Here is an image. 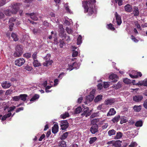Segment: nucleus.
Instances as JSON below:
<instances>
[{
  "label": "nucleus",
  "instance_id": "5701e85b",
  "mask_svg": "<svg viewBox=\"0 0 147 147\" xmlns=\"http://www.w3.org/2000/svg\"><path fill=\"white\" fill-rule=\"evenodd\" d=\"M102 96L100 94L98 95L94 99L95 102H97L102 99Z\"/></svg>",
  "mask_w": 147,
  "mask_h": 147
},
{
  "label": "nucleus",
  "instance_id": "cd10ccee",
  "mask_svg": "<svg viewBox=\"0 0 147 147\" xmlns=\"http://www.w3.org/2000/svg\"><path fill=\"white\" fill-rule=\"evenodd\" d=\"M137 84L140 85V86L143 85L145 86H147V79L143 81L141 83L139 82Z\"/></svg>",
  "mask_w": 147,
  "mask_h": 147
},
{
  "label": "nucleus",
  "instance_id": "20e7f679",
  "mask_svg": "<svg viewBox=\"0 0 147 147\" xmlns=\"http://www.w3.org/2000/svg\"><path fill=\"white\" fill-rule=\"evenodd\" d=\"M26 15L27 16H30V18L33 20L37 21L38 19L37 16L38 14L37 12L27 13Z\"/></svg>",
  "mask_w": 147,
  "mask_h": 147
},
{
  "label": "nucleus",
  "instance_id": "5fc2aeb1",
  "mask_svg": "<svg viewBox=\"0 0 147 147\" xmlns=\"http://www.w3.org/2000/svg\"><path fill=\"white\" fill-rule=\"evenodd\" d=\"M75 63H76L74 62L73 63L72 65H69L68 69L70 71L72 70L73 69V66Z\"/></svg>",
  "mask_w": 147,
  "mask_h": 147
},
{
  "label": "nucleus",
  "instance_id": "774afa93",
  "mask_svg": "<svg viewBox=\"0 0 147 147\" xmlns=\"http://www.w3.org/2000/svg\"><path fill=\"white\" fill-rule=\"evenodd\" d=\"M143 105L144 107L147 109V100H145L144 103Z\"/></svg>",
  "mask_w": 147,
  "mask_h": 147
},
{
  "label": "nucleus",
  "instance_id": "de8ad7c7",
  "mask_svg": "<svg viewBox=\"0 0 147 147\" xmlns=\"http://www.w3.org/2000/svg\"><path fill=\"white\" fill-rule=\"evenodd\" d=\"M9 30L10 31H12V30H13V27L14 25V24L13 23V22H9Z\"/></svg>",
  "mask_w": 147,
  "mask_h": 147
},
{
  "label": "nucleus",
  "instance_id": "1a4fd4ad",
  "mask_svg": "<svg viewBox=\"0 0 147 147\" xmlns=\"http://www.w3.org/2000/svg\"><path fill=\"white\" fill-rule=\"evenodd\" d=\"M109 77L110 79L111 80V82H116L118 79V77L117 75L114 74L110 75Z\"/></svg>",
  "mask_w": 147,
  "mask_h": 147
},
{
  "label": "nucleus",
  "instance_id": "4be33fe9",
  "mask_svg": "<svg viewBox=\"0 0 147 147\" xmlns=\"http://www.w3.org/2000/svg\"><path fill=\"white\" fill-rule=\"evenodd\" d=\"M120 118V115H118L117 116H115L114 118H113L111 120V121L113 123H117L119 121Z\"/></svg>",
  "mask_w": 147,
  "mask_h": 147
},
{
  "label": "nucleus",
  "instance_id": "393cba45",
  "mask_svg": "<svg viewBox=\"0 0 147 147\" xmlns=\"http://www.w3.org/2000/svg\"><path fill=\"white\" fill-rule=\"evenodd\" d=\"M123 136L122 133L121 132H117L116 135L115 137V139H119L121 138Z\"/></svg>",
  "mask_w": 147,
  "mask_h": 147
},
{
  "label": "nucleus",
  "instance_id": "423d86ee",
  "mask_svg": "<svg viewBox=\"0 0 147 147\" xmlns=\"http://www.w3.org/2000/svg\"><path fill=\"white\" fill-rule=\"evenodd\" d=\"M95 91L93 90L90 93L89 95L86 96V99L87 101H89V102L92 101L94 99V94Z\"/></svg>",
  "mask_w": 147,
  "mask_h": 147
},
{
  "label": "nucleus",
  "instance_id": "f03ea898",
  "mask_svg": "<svg viewBox=\"0 0 147 147\" xmlns=\"http://www.w3.org/2000/svg\"><path fill=\"white\" fill-rule=\"evenodd\" d=\"M20 3H16L12 6L11 10L7 9L4 11V14L7 16H10L12 14L16 13L20 8Z\"/></svg>",
  "mask_w": 147,
  "mask_h": 147
},
{
  "label": "nucleus",
  "instance_id": "bf43d9fd",
  "mask_svg": "<svg viewBox=\"0 0 147 147\" xmlns=\"http://www.w3.org/2000/svg\"><path fill=\"white\" fill-rule=\"evenodd\" d=\"M127 121L125 118H123L121 119L120 121V123L121 124H122L124 123H125L127 122Z\"/></svg>",
  "mask_w": 147,
  "mask_h": 147
},
{
  "label": "nucleus",
  "instance_id": "473e14b6",
  "mask_svg": "<svg viewBox=\"0 0 147 147\" xmlns=\"http://www.w3.org/2000/svg\"><path fill=\"white\" fill-rule=\"evenodd\" d=\"M69 126V124H63L61 125V129L62 130H65L67 129Z\"/></svg>",
  "mask_w": 147,
  "mask_h": 147
},
{
  "label": "nucleus",
  "instance_id": "aec40b11",
  "mask_svg": "<svg viewBox=\"0 0 147 147\" xmlns=\"http://www.w3.org/2000/svg\"><path fill=\"white\" fill-rule=\"evenodd\" d=\"M141 105L137 106L135 105L133 108L134 111L136 112H139L141 109Z\"/></svg>",
  "mask_w": 147,
  "mask_h": 147
},
{
  "label": "nucleus",
  "instance_id": "864d4df0",
  "mask_svg": "<svg viewBox=\"0 0 147 147\" xmlns=\"http://www.w3.org/2000/svg\"><path fill=\"white\" fill-rule=\"evenodd\" d=\"M6 0H0V6H3L6 4Z\"/></svg>",
  "mask_w": 147,
  "mask_h": 147
},
{
  "label": "nucleus",
  "instance_id": "f257e3e1",
  "mask_svg": "<svg viewBox=\"0 0 147 147\" xmlns=\"http://www.w3.org/2000/svg\"><path fill=\"white\" fill-rule=\"evenodd\" d=\"M82 6L84 9V12H88L90 16L92 15L94 12V9L92 5L89 1L84 0L82 2Z\"/></svg>",
  "mask_w": 147,
  "mask_h": 147
},
{
  "label": "nucleus",
  "instance_id": "f3484780",
  "mask_svg": "<svg viewBox=\"0 0 147 147\" xmlns=\"http://www.w3.org/2000/svg\"><path fill=\"white\" fill-rule=\"evenodd\" d=\"M59 126L57 124H55L54 125L53 127H52V131L53 133L54 134L57 133L58 131Z\"/></svg>",
  "mask_w": 147,
  "mask_h": 147
},
{
  "label": "nucleus",
  "instance_id": "f704fd0d",
  "mask_svg": "<svg viewBox=\"0 0 147 147\" xmlns=\"http://www.w3.org/2000/svg\"><path fill=\"white\" fill-rule=\"evenodd\" d=\"M11 36L13 38V40L16 41L18 40L17 35L14 33H12L11 34Z\"/></svg>",
  "mask_w": 147,
  "mask_h": 147
},
{
  "label": "nucleus",
  "instance_id": "8fccbe9b",
  "mask_svg": "<svg viewBox=\"0 0 147 147\" xmlns=\"http://www.w3.org/2000/svg\"><path fill=\"white\" fill-rule=\"evenodd\" d=\"M98 113H94L90 116V117L91 118H93L95 117H99Z\"/></svg>",
  "mask_w": 147,
  "mask_h": 147
},
{
  "label": "nucleus",
  "instance_id": "052dcab7",
  "mask_svg": "<svg viewBox=\"0 0 147 147\" xmlns=\"http://www.w3.org/2000/svg\"><path fill=\"white\" fill-rule=\"evenodd\" d=\"M109 84L108 82H104L103 83V87L105 88H106L109 87Z\"/></svg>",
  "mask_w": 147,
  "mask_h": 147
},
{
  "label": "nucleus",
  "instance_id": "7ed1b4c3",
  "mask_svg": "<svg viewBox=\"0 0 147 147\" xmlns=\"http://www.w3.org/2000/svg\"><path fill=\"white\" fill-rule=\"evenodd\" d=\"M22 50L21 45H17L16 47V51L13 53V56L15 57H19L22 54Z\"/></svg>",
  "mask_w": 147,
  "mask_h": 147
},
{
  "label": "nucleus",
  "instance_id": "2eb2a0df",
  "mask_svg": "<svg viewBox=\"0 0 147 147\" xmlns=\"http://www.w3.org/2000/svg\"><path fill=\"white\" fill-rule=\"evenodd\" d=\"M58 32L59 35H60L61 36H63L64 32V29L63 28V25L62 24L59 25Z\"/></svg>",
  "mask_w": 147,
  "mask_h": 147
},
{
  "label": "nucleus",
  "instance_id": "a211bd4d",
  "mask_svg": "<svg viewBox=\"0 0 147 147\" xmlns=\"http://www.w3.org/2000/svg\"><path fill=\"white\" fill-rule=\"evenodd\" d=\"M116 113V111L114 108L110 109L107 114V116H111L114 115Z\"/></svg>",
  "mask_w": 147,
  "mask_h": 147
},
{
  "label": "nucleus",
  "instance_id": "6ab92c4d",
  "mask_svg": "<svg viewBox=\"0 0 147 147\" xmlns=\"http://www.w3.org/2000/svg\"><path fill=\"white\" fill-rule=\"evenodd\" d=\"M121 143L122 141H120L119 140H117L115 142H113V146H114V147H120Z\"/></svg>",
  "mask_w": 147,
  "mask_h": 147
},
{
  "label": "nucleus",
  "instance_id": "0eeeda50",
  "mask_svg": "<svg viewBox=\"0 0 147 147\" xmlns=\"http://www.w3.org/2000/svg\"><path fill=\"white\" fill-rule=\"evenodd\" d=\"M98 128L97 124L92 125L90 128V131L92 134H94L98 131Z\"/></svg>",
  "mask_w": 147,
  "mask_h": 147
},
{
  "label": "nucleus",
  "instance_id": "338daca9",
  "mask_svg": "<svg viewBox=\"0 0 147 147\" xmlns=\"http://www.w3.org/2000/svg\"><path fill=\"white\" fill-rule=\"evenodd\" d=\"M137 143L135 142H132L131 144L129 145V147H134L136 146Z\"/></svg>",
  "mask_w": 147,
  "mask_h": 147
},
{
  "label": "nucleus",
  "instance_id": "c756f323",
  "mask_svg": "<svg viewBox=\"0 0 147 147\" xmlns=\"http://www.w3.org/2000/svg\"><path fill=\"white\" fill-rule=\"evenodd\" d=\"M82 111V109L81 107H79L75 109L74 111V113L75 114H78L80 113Z\"/></svg>",
  "mask_w": 147,
  "mask_h": 147
},
{
  "label": "nucleus",
  "instance_id": "69168bd1",
  "mask_svg": "<svg viewBox=\"0 0 147 147\" xmlns=\"http://www.w3.org/2000/svg\"><path fill=\"white\" fill-rule=\"evenodd\" d=\"M129 76L132 78H138V75H136L134 73V75H133L131 74H129Z\"/></svg>",
  "mask_w": 147,
  "mask_h": 147
},
{
  "label": "nucleus",
  "instance_id": "680f3d73",
  "mask_svg": "<svg viewBox=\"0 0 147 147\" xmlns=\"http://www.w3.org/2000/svg\"><path fill=\"white\" fill-rule=\"evenodd\" d=\"M37 54V52H35L32 55V58L34 60H36L35 59H36V58Z\"/></svg>",
  "mask_w": 147,
  "mask_h": 147
},
{
  "label": "nucleus",
  "instance_id": "39448f33",
  "mask_svg": "<svg viewBox=\"0 0 147 147\" xmlns=\"http://www.w3.org/2000/svg\"><path fill=\"white\" fill-rule=\"evenodd\" d=\"M25 62V60L23 58H20L15 60V63L16 65L19 67L22 66Z\"/></svg>",
  "mask_w": 147,
  "mask_h": 147
},
{
  "label": "nucleus",
  "instance_id": "bb28decb",
  "mask_svg": "<svg viewBox=\"0 0 147 147\" xmlns=\"http://www.w3.org/2000/svg\"><path fill=\"white\" fill-rule=\"evenodd\" d=\"M89 144H90L94 143L97 140V138L96 137H91L90 138Z\"/></svg>",
  "mask_w": 147,
  "mask_h": 147
},
{
  "label": "nucleus",
  "instance_id": "c85d7f7f",
  "mask_svg": "<svg viewBox=\"0 0 147 147\" xmlns=\"http://www.w3.org/2000/svg\"><path fill=\"white\" fill-rule=\"evenodd\" d=\"M32 32L34 34L36 35L40 33L41 30L39 28H34L32 30Z\"/></svg>",
  "mask_w": 147,
  "mask_h": 147
},
{
  "label": "nucleus",
  "instance_id": "603ef678",
  "mask_svg": "<svg viewBox=\"0 0 147 147\" xmlns=\"http://www.w3.org/2000/svg\"><path fill=\"white\" fill-rule=\"evenodd\" d=\"M65 29L67 33L69 34H72L73 32L72 30L71 29L69 28L68 27H67Z\"/></svg>",
  "mask_w": 147,
  "mask_h": 147
},
{
  "label": "nucleus",
  "instance_id": "2f4dec72",
  "mask_svg": "<svg viewBox=\"0 0 147 147\" xmlns=\"http://www.w3.org/2000/svg\"><path fill=\"white\" fill-rule=\"evenodd\" d=\"M115 133L116 131L113 129L110 130L108 132V135L109 136L114 135L115 134Z\"/></svg>",
  "mask_w": 147,
  "mask_h": 147
},
{
  "label": "nucleus",
  "instance_id": "13d9d810",
  "mask_svg": "<svg viewBox=\"0 0 147 147\" xmlns=\"http://www.w3.org/2000/svg\"><path fill=\"white\" fill-rule=\"evenodd\" d=\"M24 69L28 71H31L32 68L31 67L28 65L25 67Z\"/></svg>",
  "mask_w": 147,
  "mask_h": 147
},
{
  "label": "nucleus",
  "instance_id": "b1692460",
  "mask_svg": "<svg viewBox=\"0 0 147 147\" xmlns=\"http://www.w3.org/2000/svg\"><path fill=\"white\" fill-rule=\"evenodd\" d=\"M20 99L24 101H25L26 100V98L28 96L26 94H21L20 95Z\"/></svg>",
  "mask_w": 147,
  "mask_h": 147
},
{
  "label": "nucleus",
  "instance_id": "09e8293b",
  "mask_svg": "<svg viewBox=\"0 0 147 147\" xmlns=\"http://www.w3.org/2000/svg\"><path fill=\"white\" fill-rule=\"evenodd\" d=\"M123 82L125 84H129L131 82V80L127 78H126L123 79Z\"/></svg>",
  "mask_w": 147,
  "mask_h": 147
},
{
  "label": "nucleus",
  "instance_id": "a19ab883",
  "mask_svg": "<svg viewBox=\"0 0 147 147\" xmlns=\"http://www.w3.org/2000/svg\"><path fill=\"white\" fill-rule=\"evenodd\" d=\"M99 121V118L94 119L91 121V123L92 125L97 124L96 123Z\"/></svg>",
  "mask_w": 147,
  "mask_h": 147
},
{
  "label": "nucleus",
  "instance_id": "7c9ffc66",
  "mask_svg": "<svg viewBox=\"0 0 147 147\" xmlns=\"http://www.w3.org/2000/svg\"><path fill=\"white\" fill-rule=\"evenodd\" d=\"M68 134L69 133L68 132H66L64 133L60 138L62 140H63L66 139L67 136Z\"/></svg>",
  "mask_w": 147,
  "mask_h": 147
},
{
  "label": "nucleus",
  "instance_id": "a18cd8bd",
  "mask_svg": "<svg viewBox=\"0 0 147 147\" xmlns=\"http://www.w3.org/2000/svg\"><path fill=\"white\" fill-rule=\"evenodd\" d=\"M12 100L13 101H18L20 99V96H16L12 97Z\"/></svg>",
  "mask_w": 147,
  "mask_h": 147
},
{
  "label": "nucleus",
  "instance_id": "0e129e2a",
  "mask_svg": "<svg viewBox=\"0 0 147 147\" xmlns=\"http://www.w3.org/2000/svg\"><path fill=\"white\" fill-rule=\"evenodd\" d=\"M131 39L133 40L134 42H138L139 40H137L136 38L134 37L133 35H132L131 36Z\"/></svg>",
  "mask_w": 147,
  "mask_h": 147
},
{
  "label": "nucleus",
  "instance_id": "72a5a7b5",
  "mask_svg": "<svg viewBox=\"0 0 147 147\" xmlns=\"http://www.w3.org/2000/svg\"><path fill=\"white\" fill-rule=\"evenodd\" d=\"M121 86L120 82H118L117 84L114 85L113 86V88L115 89H117L121 88Z\"/></svg>",
  "mask_w": 147,
  "mask_h": 147
},
{
  "label": "nucleus",
  "instance_id": "9d476101",
  "mask_svg": "<svg viewBox=\"0 0 147 147\" xmlns=\"http://www.w3.org/2000/svg\"><path fill=\"white\" fill-rule=\"evenodd\" d=\"M143 98V97L142 95H136L133 97V100L136 102H139Z\"/></svg>",
  "mask_w": 147,
  "mask_h": 147
},
{
  "label": "nucleus",
  "instance_id": "a878e982",
  "mask_svg": "<svg viewBox=\"0 0 147 147\" xmlns=\"http://www.w3.org/2000/svg\"><path fill=\"white\" fill-rule=\"evenodd\" d=\"M66 142L64 140H62L59 143L58 147H66Z\"/></svg>",
  "mask_w": 147,
  "mask_h": 147
},
{
  "label": "nucleus",
  "instance_id": "58836bf2",
  "mask_svg": "<svg viewBox=\"0 0 147 147\" xmlns=\"http://www.w3.org/2000/svg\"><path fill=\"white\" fill-rule=\"evenodd\" d=\"M39 97V96L37 94H35L30 100L31 101H33L38 99Z\"/></svg>",
  "mask_w": 147,
  "mask_h": 147
},
{
  "label": "nucleus",
  "instance_id": "6e6552de",
  "mask_svg": "<svg viewBox=\"0 0 147 147\" xmlns=\"http://www.w3.org/2000/svg\"><path fill=\"white\" fill-rule=\"evenodd\" d=\"M115 15L117 25L118 26L120 25L122 23L121 17L120 15H118L117 12L115 13Z\"/></svg>",
  "mask_w": 147,
  "mask_h": 147
},
{
  "label": "nucleus",
  "instance_id": "e2e57ef3",
  "mask_svg": "<svg viewBox=\"0 0 147 147\" xmlns=\"http://www.w3.org/2000/svg\"><path fill=\"white\" fill-rule=\"evenodd\" d=\"M78 51H73L72 54V56L73 57H75L78 56Z\"/></svg>",
  "mask_w": 147,
  "mask_h": 147
},
{
  "label": "nucleus",
  "instance_id": "79ce46f5",
  "mask_svg": "<svg viewBox=\"0 0 147 147\" xmlns=\"http://www.w3.org/2000/svg\"><path fill=\"white\" fill-rule=\"evenodd\" d=\"M61 116L62 118L64 119L67 117H69V114L68 112L65 113L61 115Z\"/></svg>",
  "mask_w": 147,
  "mask_h": 147
},
{
  "label": "nucleus",
  "instance_id": "e433bc0d",
  "mask_svg": "<svg viewBox=\"0 0 147 147\" xmlns=\"http://www.w3.org/2000/svg\"><path fill=\"white\" fill-rule=\"evenodd\" d=\"M107 28L108 29L112 31H114L115 29L113 25L111 23L107 25Z\"/></svg>",
  "mask_w": 147,
  "mask_h": 147
},
{
  "label": "nucleus",
  "instance_id": "4c0bfd02",
  "mask_svg": "<svg viewBox=\"0 0 147 147\" xmlns=\"http://www.w3.org/2000/svg\"><path fill=\"white\" fill-rule=\"evenodd\" d=\"M33 65L35 67H38L41 65L40 63H39L37 60H34Z\"/></svg>",
  "mask_w": 147,
  "mask_h": 147
},
{
  "label": "nucleus",
  "instance_id": "6e6d98bb",
  "mask_svg": "<svg viewBox=\"0 0 147 147\" xmlns=\"http://www.w3.org/2000/svg\"><path fill=\"white\" fill-rule=\"evenodd\" d=\"M16 108V107L15 106H13V107H10L8 110V112H10L14 110Z\"/></svg>",
  "mask_w": 147,
  "mask_h": 147
},
{
  "label": "nucleus",
  "instance_id": "ea45409f",
  "mask_svg": "<svg viewBox=\"0 0 147 147\" xmlns=\"http://www.w3.org/2000/svg\"><path fill=\"white\" fill-rule=\"evenodd\" d=\"M142 125V122L141 120L138 121L136 123L135 125L136 127H141Z\"/></svg>",
  "mask_w": 147,
  "mask_h": 147
},
{
  "label": "nucleus",
  "instance_id": "9b49d317",
  "mask_svg": "<svg viewBox=\"0 0 147 147\" xmlns=\"http://www.w3.org/2000/svg\"><path fill=\"white\" fill-rule=\"evenodd\" d=\"M116 101L115 98H111L110 99L106 100L105 101V103L106 105H111L114 103Z\"/></svg>",
  "mask_w": 147,
  "mask_h": 147
},
{
  "label": "nucleus",
  "instance_id": "412c9836",
  "mask_svg": "<svg viewBox=\"0 0 147 147\" xmlns=\"http://www.w3.org/2000/svg\"><path fill=\"white\" fill-rule=\"evenodd\" d=\"M53 61L52 60H48L47 61H45L43 63V65L45 66H47L50 65H51Z\"/></svg>",
  "mask_w": 147,
  "mask_h": 147
},
{
  "label": "nucleus",
  "instance_id": "c03bdc74",
  "mask_svg": "<svg viewBox=\"0 0 147 147\" xmlns=\"http://www.w3.org/2000/svg\"><path fill=\"white\" fill-rule=\"evenodd\" d=\"M63 36V37L64 38L63 39H65L66 41L67 42H68L70 40V37L69 36H67L66 34H65Z\"/></svg>",
  "mask_w": 147,
  "mask_h": 147
},
{
  "label": "nucleus",
  "instance_id": "3c124183",
  "mask_svg": "<svg viewBox=\"0 0 147 147\" xmlns=\"http://www.w3.org/2000/svg\"><path fill=\"white\" fill-rule=\"evenodd\" d=\"M24 56L27 59H29L31 57V54L30 53H26L24 54Z\"/></svg>",
  "mask_w": 147,
  "mask_h": 147
},
{
  "label": "nucleus",
  "instance_id": "dca6fc26",
  "mask_svg": "<svg viewBox=\"0 0 147 147\" xmlns=\"http://www.w3.org/2000/svg\"><path fill=\"white\" fill-rule=\"evenodd\" d=\"M124 8L125 11L128 12H130L132 11V7L131 5L129 4H127L124 6Z\"/></svg>",
  "mask_w": 147,
  "mask_h": 147
},
{
  "label": "nucleus",
  "instance_id": "49530a36",
  "mask_svg": "<svg viewBox=\"0 0 147 147\" xmlns=\"http://www.w3.org/2000/svg\"><path fill=\"white\" fill-rule=\"evenodd\" d=\"M51 56V55L50 54H47V55L44 58V60L45 61L50 60Z\"/></svg>",
  "mask_w": 147,
  "mask_h": 147
},
{
  "label": "nucleus",
  "instance_id": "4468645a",
  "mask_svg": "<svg viewBox=\"0 0 147 147\" xmlns=\"http://www.w3.org/2000/svg\"><path fill=\"white\" fill-rule=\"evenodd\" d=\"M132 11L134 16H138L139 15V12L138 7L134 6Z\"/></svg>",
  "mask_w": 147,
  "mask_h": 147
},
{
  "label": "nucleus",
  "instance_id": "ddd939ff",
  "mask_svg": "<svg viewBox=\"0 0 147 147\" xmlns=\"http://www.w3.org/2000/svg\"><path fill=\"white\" fill-rule=\"evenodd\" d=\"M11 86V83L7 81L3 82L2 84V87L5 89L8 88H9Z\"/></svg>",
  "mask_w": 147,
  "mask_h": 147
},
{
  "label": "nucleus",
  "instance_id": "4d7b16f0",
  "mask_svg": "<svg viewBox=\"0 0 147 147\" xmlns=\"http://www.w3.org/2000/svg\"><path fill=\"white\" fill-rule=\"evenodd\" d=\"M116 3L118 2V5L120 6L123 4V0H115Z\"/></svg>",
  "mask_w": 147,
  "mask_h": 147
},
{
  "label": "nucleus",
  "instance_id": "f8f14e48",
  "mask_svg": "<svg viewBox=\"0 0 147 147\" xmlns=\"http://www.w3.org/2000/svg\"><path fill=\"white\" fill-rule=\"evenodd\" d=\"M91 114L90 112L89 111V110L88 107H86L85 109V110L82 113L81 115H85L86 117H88V116L90 115Z\"/></svg>",
  "mask_w": 147,
  "mask_h": 147
},
{
  "label": "nucleus",
  "instance_id": "37998d69",
  "mask_svg": "<svg viewBox=\"0 0 147 147\" xmlns=\"http://www.w3.org/2000/svg\"><path fill=\"white\" fill-rule=\"evenodd\" d=\"M82 37L79 35L77 39V44L78 45H80L82 42Z\"/></svg>",
  "mask_w": 147,
  "mask_h": 147
},
{
  "label": "nucleus",
  "instance_id": "c9c22d12",
  "mask_svg": "<svg viewBox=\"0 0 147 147\" xmlns=\"http://www.w3.org/2000/svg\"><path fill=\"white\" fill-rule=\"evenodd\" d=\"M59 46L61 48H62L63 46L65 45V43L64 42V39H60L59 41Z\"/></svg>",
  "mask_w": 147,
  "mask_h": 147
}]
</instances>
